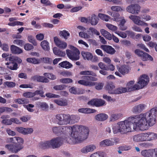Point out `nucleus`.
I'll use <instances>...</instances> for the list:
<instances>
[{
    "label": "nucleus",
    "instance_id": "obj_26",
    "mask_svg": "<svg viewBox=\"0 0 157 157\" xmlns=\"http://www.w3.org/2000/svg\"><path fill=\"white\" fill-rule=\"evenodd\" d=\"M54 101L58 105L61 106H65L67 105V101L64 99H55L54 100Z\"/></svg>",
    "mask_w": 157,
    "mask_h": 157
},
{
    "label": "nucleus",
    "instance_id": "obj_30",
    "mask_svg": "<svg viewBox=\"0 0 157 157\" xmlns=\"http://www.w3.org/2000/svg\"><path fill=\"white\" fill-rule=\"evenodd\" d=\"M152 149L144 150L141 151V154L144 157H151Z\"/></svg>",
    "mask_w": 157,
    "mask_h": 157
},
{
    "label": "nucleus",
    "instance_id": "obj_38",
    "mask_svg": "<svg viewBox=\"0 0 157 157\" xmlns=\"http://www.w3.org/2000/svg\"><path fill=\"white\" fill-rule=\"evenodd\" d=\"M37 104L40 106V108L43 110H46L48 109V105L46 102H38Z\"/></svg>",
    "mask_w": 157,
    "mask_h": 157
},
{
    "label": "nucleus",
    "instance_id": "obj_18",
    "mask_svg": "<svg viewBox=\"0 0 157 157\" xmlns=\"http://www.w3.org/2000/svg\"><path fill=\"white\" fill-rule=\"evenodd\" d=\"M96 149V146L94 145L90 144L82 148L81 151L84 153H86L89 152L93 151Z\"/></svg>",
    "mask_w": 157,
    "mask_h": 157
},
{
    "label": "nucleus",
    "instance_id": "obj_41",
    "mask_svg": "<svg viewBox=\"0 0 157 157\" xmlns=\"http://www.w3.org/2000/svg\"><path fill=\"white\" fill-rule=\"evenodd\" d=\"M15 101L19 104H27L29 102L28 99L24 98L17 99L15 100Z\"/></svg>",
    "mask_w": 157,
    "mask_h": 157
},
{
    "label": "nucleus",
    "instance_id": "obj_64",
    "mask_svg": "<svg viewBox=\"0 0 157 157\" xmlns=\"http://www.w3.org/2000/svg\"><path fill=\"white\" fill-rule=\"evenodd\" d=\"M79 36L85 39L89 38L90 37V36L89 35H88L87 33H85L83 32H80L79 33Z\"/></svg>",
    "mask_w": 157,
    "mask_h": 157
},
{
    "label": "nucleus",
    "instance_id": "obj_48",
    "mask_svg": "<svg viewBox=\"0 0 157 157\" xmlns=\"http://www.w3.org/2000/svg\"><path fill=\"white\" fill-rule=\"evenodd\" d=\"M44 75L48 78L52 80H54L56 78L55 75L50 73H45Z\"/></svg>",
    "mask_w": 157,
    "mask_h": 157
},
{
    "label": "nucleus",
    "instance_id": "obj_59",
    "mask_svg": "<svg viewBox=\"0 0 157 157\" xmlns=\"http://www.w3.org/2000/svg\"><path fill=\"white\" fill-rule=\"evenodd\" d=\"M2 122L6 125H11L13 123L12 118H11L10 119H3L2 120Z\"/></svg>",
    "mask_w": 157,
    "mask_h": 157
},
{
    "label": "nucleus",
    "instance_id": "obj_20",
    "mask_svg": "<svg viewBox=\"0 0 157 157\" xmlns=\"http://www.w3.org/2000/svg\"><path fill=\"white\" fill-rule=\"evenodd\" d=\"M135 81H131L128 82L127 84V88H126L127 89V91H132L137 90V84H136L133 85Z\"/></svg>",
    "mask_w": 157,
    "mask_h": 157
},
{
    "label": "nucleus",
    "instance_id": "obj_11",
    "mask_svg": "<svg viewBox=\"0 0 157 157\" xmlns=\"http://www.w3.org/2000/svg\"><path fill=\"white\" fill-rule=\"evenodd\" d=\"M118 71H116L115 72V74L117 76L120 77H121V75L119 73L120 72L121 74L124 75L126 74H127L129 71V67L127 65H123L120 67L117 68Z\"/></svg>",
    "mask_w": 157,
    "mask_h": 157
},
{
    "label": "nucleus",
    "instance_id": "obj_60",
    "mask_svg": "<svg viewBox=\"0 0 157 157\" xmlns=\"http://www.w3.org/2000/svg\"><path fill=\"white\" fill-rule=\"evenodd\" d=\"M137 47L138 48H140L144 49V51L147 52H149V50L146 47L144 44L142 43L138 44H137Z\"/></svg>",
    "mask_w": 157,
    "mask_h": 157
},
{
    "label": "nucleus",
    "instance_id": "obj_24",
    "mask_svg": "<svg viewBox=\"0 0 157 157\" xmlns=\"http://www.w3.org/2000/svg\"><path fill=\"white\" fill-rule=\"evenodd\" d=\"M108 116L105 113H101L95 116V119L99 121H104L108 118Z\"/></svg>",
    "mask_w": 157,
    "mask_h": 157
},
{
    "label": "nucleus",
    "instance_id": "obj_44",
    "mask_svg": "<svg viewBox=\"0 0 157 157\" xmlns=\"http://www.w3.org/2000/svg\"><path fill=\"white\" fill-rule=\"evenodd\" d=\"M28 40L29 42L32 43L34 46H36L37 45V44L36 41L32 36H28Z\"/></svg>",
    "mask_w": 157,
    "mask_h": 157
},
{
    "label": "nucleus",
    "instance_id": "obj_16",
    "mask_svg": "<svg viewBox=\"0 0 157 157\" xmlns=\"http://www.w3.org/2000/svg\"><path fill=\"white\" fill-rule=\"evenodd\" d=\"M100 48L107 53L113 55L114 54L116 51L111 46L107 45H101Z\"/></svg>",
    "mask_w": 157,
    "mask_h": 157
},
{
    "label": "nucleus",
    "instance_id": "obj_50",
    "mask_svg": "<svg viewBox=\"0 0 157 157\" xmlns=\"http://www.w3.org/2000/svg\"><path fill=\"white\" fill-rule=\"evenodd\" d=\"M46 96L49 98H59L60 96L59 95L52 94L51 93H46L45 95Z\"/></svg>",
    "mask_w": 157,
    "mask_h": 157
},
{
    "label": "nucleus",
    "instance_id": "obj_28",
    "mask_svg": "<svg viewBox=\"0 0 157 157\" xmlns=\"http://www.w3.org/2000/svg\"><path fill=\"white\" fill-rule=\"evenodd\" d=\"M6 64L7 65V67L11 70H17L18 68L17 64L16 63H14L13 62L10 63H6Z\"/></svg>",
    "mask_w": 157,
    "mask_h": 157
},
{
    "label": "nucleus",
    "instance_id": "obj_33",
    "mask_svg": "<svg viewBox=\"0 0 157 157\" xmlns=\"http://www.w3.org/2000/svg\"><path fill=\"white\" fill-rule=\"evenodd\" d=\"M102 35L105 37V38L109 40L112 39V37L111 34L108 31L104 29H102L100 31Z\"/></svg>",
    "mask_w": 157,
    "mask_h": 157
},
{
    "label": "nucleus",
    "instance_id": "obj_40",
    "mask_svg": "<svg viewBox=\"0 0 157 157\" xmlns=\"http://www.w3.org/2000/svg\"><path fill=\"white\" fill-rule=\"evenodd\" d=\"M27 62L34 64H37L40 63V61L35 58H28L26 59Z\"/></svg>",
    "mask_w": 157,
    "mask_h": 157
},
{
    "label": "nucleus",
    "instance_id": "obj_23",
    "mask_svg": "<svg viewBox=\"0 0 157 157\" xmlns=\"http://www.w3.org/2000/svg\"><path fill=\"white\" fill-rule=\"evenodd\" d=\"M129 18L133 22L137 25H140L142 21L140 20L141 17L135 15H131Z\"/></svg>",
    "mask_w": 157,
    "mask_h": 157
},
{
    "label": "nucleus",
    "instance_id": "obj_39",
    "mask_svg": "<svg viewBox=\"0 0 157 157\" xmlns=\"http://www.w3.org/2000/svg\"><path fill=\"white\" fill-rule=\"evenodd\" d=\"M98 16L101 19L106 21H108L110 19L109 16L103 13H99Z\"/></svg>",
    "mask_w": 157,
    "mask_h": 157
},
{
    "label": "nucleus",
    "instance_id": "obj_31",
    "mask_svg": "<svg viewBox=\"0 0 157 157\" xmlns=\"http://www.w3.org/2000/svg\"><path fill=\"white\" fill-rule=\"evenodd\" d=\"M40 46L44 50L48 51L50 49L49 43L46 40L42 41L40 43Z\"/></svg>",
    "mask_w": 157,
    "mask_h": 157
},
{
    "label": "nucleus",
    "instance_id": "obj_36",
    "mask_svg": "<svg viewBox=\"0 0 157 157\" xmlns=\"http://www.w3.org/2000/svg\"><path fill=\"white\" fill-rule=\"evenodd\" d=\"M82 55L85 59L90 60L92 57V54L88 52L82 51Z\"/></svg>",
    "mask_w": 157,
    "mask_h": 157
},
{
    "label": "nucleus",
    "instance_id": "obj_51",
    "mask_svg": "<svg viewBox=\"0 0 157 157\" xmlns=\"http://www.w3.org/2000/svg\"><path fill=\"white\" fill-rule=\"evenodd\" d=\"M98 65L100 69L102 70H108L109 68L107 66L102 62H100L99 63Z\"/></svg>",
    "mask_w": 157,
    "mask_h": 157
},
{
    "label": "nucleus",
    "instance_id": "obj_29",
    "mask_svg": "<svg viewBox=\"0 0 157 157\" xmlns=\"http://www.w3.org/2000/svg\"><path fill=\"white\" fill-rule=\"evenodd\" d=\"M78 111L82 113H90L95 112L96 110L94 109L89 108H82L78 109Z\"/></svg>",
    "mask_w": 157,
    "mask_h": 157
},
{
    "label": "nucleus",
    "instance_id": "obj_22",
    "mask_svg": "<svg viewBox=\"0 0 157 157\" xmlns=\"http://www.w3.org/2000/svg\"><path fill=\"white\" fill-rule=\"evenodd\" d=\"M99 146L101 147H105L113 145V143L111 141L110 139H106L103 140L99 143Z\"/></svg>",
    "mask_w": 157,
    "mask_h": 157
},
{
    "label": "nucleus",
    "instance_id": "obj_10",
    "mask_svg": "<svg viewBox=\"0 0 157 157\" xmlns=\"http://www.w3.org/2000/svg\"><path fill=\"white\" fill-rule=\"evenodd\" d=\"M126 10L132 14H137L140 12V6L137 4H132L128 6Z\"/></svg>",
    "mask_w": 157,
    "mask_h": 157
},
{
    "label": "nucleus",
    "instance_id": "obj_32",
    "mask_svg": "<svg viewBox=\"0 0 157 157\" xmlns=\"http://www.w3.org/2000/svg\"><path fill=\"white\" fill-rule=\"evenodd\" d=\"M98 17L94 14L92 15L91 18L90 19V23L93 25H96L98 23Z\"/></svg>",
    "mask_w": 157,
    "mask_h": 157
},
{
    "label": "nucleus",
    "instance_id": "obj_49",
    "mask_svg": "<svg viewBox=\"0 0 157 157\" xmlns=\"http://www.w3.org/2000/svg\"><path fill=\"white\" fill-rule=\"evenodd\" d=\"M60 82L63 83H69L72 82V79L70 78H63L59 80Z\"/></svg>",
    "mask_w": 157,
    "mask_h": 157
},
{
    "label": "nucleus",
    "instance_id": "obj_63",
    "mask_svg": "<svg viewBox=\"0 0 157 157\" xmlns=\"http://www.w3.org/2000/svg\"><path fill=\"white\" fill-rule=\"evenodd\" d=\"M13 43L14 44L21 46L23 45L24 43V42L23 40H14Z\"/></svg>",
    "mask_w": 157,
    "mask_h": 157
},
{
    "label": "nucleus",
    "instance_id": "obj_62",
    "mask_svg": "<svg viewBox=\"0 0 157 157\" xmlns=\"http://www.w3.org/2000/svg\"><path fill=\"white\" fill-rule=\"evenodd\" d=\"M115 33L122 38H125L127 37L126 34L123 32H120L117 31L115 32Z\"/></svg>",
    "mask_w": 157,
    "mask_h": 157
},
{
    "label": "nucleus",
    "instance_id": "obj_8",
    "mask_svg": "<svg viewBox=\"0 0 157 157\" xmlns=\"http://www.w3.org/2000/svg\"><path fill=\"white\" fill-rule=\"evenodd\" d=\"M57 124L60 125L68 124V114H59L56 116Z\"/></svg>",
    "mask_w": 157,
    "mask_h": 157
},
{
    "label": "nucleus",
    "instance_id": "obj_15",
    "mask_svg": "<svg viewBox=\"0 0 157 157\" xmlns=\"http://www.w3.org/2000/svg\"><path fill=\"white\" fill-rule=\"evenodd\" d=\"M145 141H151L157 138L156 133L152 132L144 133Z\"/></svg>",
    "mask_w": 157,
    "mask_h": 157
},
{
    "label": "nucleus",
    "instance_id": "obj_9",
    "mask_svg": "<svg viewBox=\"0 0 157 157\" xmlns=\"http://www.w3.org/2000/svg\"><path fill=\"white\" fill-rule=\"evenodd\" d=\"M64 139L58 137L52 139L50 140L51 147L53 148H57L60 147L63 144Z\"/></svg>",
    "mask_w": 157,
    "mask_h": 157
},
{
    "label": "nucleus",
    "instance_id": "obj_27",
    "mask_svg": "<svg viewBox=\"0 0 157 157\" xmlns=\"http://www.w3.org/2000/svg\"><path fill=\"white\" fill-rule=\"evenodd\" d=\"M50 140L41 142L39 147L43 149H45L51 147Z\"/></svg>",
    "mask_w": 157,
    "mask_h": 157
},
{
    "label": "nucleus",
    "instance_id": "obj_19",
    "mask_svg": "<svg viewBox=\"0 0 157 157\" xmlns=\"http://www.w3.org/2000/svg\"><path fill=\"white\" fill-rule=\"evenodd\" d=\"M144 133L136 135L133 136V140L135 142L145 141Z\"/></svg>",
    "mask_w": 157,
    "mask_h": 157
},
{
    "label": "nucleus",
    "instance_id": "obj_34",
    "mask_svg": "<svg viewBox=\"0 0 157 157\" xmlns=\"http://www.w3.org/2000/svg\"><path fill=\"white\" fill-rule=\"evenodd\" d=\"M141 57V59L144 61H146L147 60L152 61L153 60V58L151 56L145 52H144L143 55Z\"/></svg>",
    "mask_w": 157,
    "mask_h": 157
},
{
    "label": "nucleus",
    "instance_id": "obj_21",
    "mask_svg": "<svg viewBox=\"0 0 157 157\" xmlns=\"http://www.w3.org/2000/svg\"><path fill=\"white\" fill-rule=\"evenodd\" d=\"M122 116V114L121 113H112L111 114L109 117L110 121L114 122L118 120Z\"/></svg>",
    "mask_w": 157,
    "mask_h": 157
},
{
    "label": "nucleus",
    "instance_id": "obj_35",
    "mask_svg": "<svg viewBox=\"0 0 157 157\" xmlns=\"http://www.w3.org/2000/svg\"><path fill=\"white\" fill-rule=\"evenodd\" d=\"M59 65L62 67L66 68H69L72 66L71 64L67 61H63L59 63Z\"/></svg>",
    "mask_w": 157,
    "mask_h": 157
},
{
    "label": "nucleus",
    "instance_id": "obj_6",
    "mask_svg": "<svg viewBox=\"0 0 157 157\" xmlns=\"http://www.w3.org/2000/svg\"><path fill=\"white\" fill-rule=\"evenodd\" d=\"M5 147L11 152L17 153L22 150L24 146L23 145L16 143L13 144H7L6 145Z\"/></svg>",
    "mask_w": 157,
    "mask_h": 157
},
{
    "label": "nucleus",
    "instance_id": "obj_55",
    "mask_svg": "<svg viewBox=\"0 0 157 157\" xmlns=\"http://www.w3.org/2000/svg\"><path fill=\"white\" fill-rule=\"evenodd\" d=\"M60 34L63 36V38L65 39L67 38V36H70V34L66 30H63L61 31Z\"/></svg>",
    "mask_w": 157,
    "mask_h": 157
},
{
    "label": "nucleus",
    "instance_id": "obj_53",
    "mask_svg": "<svg viewBox=\"0 0 157 157\" xmlns=\"http://www.w3.org/2000/svg\"><path fill=\"white\" fill-rule=\"evenodd\" d=\"M119 15V14L118 13L113 12L112 16L114 17V18H113V20L116 21H120V18L118 17Z\"/></svg>",
    "mask_w": 157,
    "mask_h": 157
},
{
    "label": "nucleus",
    "instance_id": "obj_3",
    "mask_svg": "<svg viewBox=\"0 0 157 157\" xmlns=\"http://www.w3.org/2000/svg\"><path fill=\"white\" fill-rule=\"evenodd\" d=\"M83 79L79 80L78 83L85 86H92L95 85V88L97 90H100L102 89L104 84L102 82H99L95 84V83L91 81H96V78L94 77L89 76H84L82 77Z\"/></svg>",
    "mask_w": 157,
    "mask_h": 157
},
{
    "label": "nucleus",
    "instance_id": "obj_61",
    "mask_svg": "<svg viewBox=\"0 0 157 157\" xmlns=\"http://www.w3.org/2000/svg\"><path fill=\"white\" fill-rule=\"evenodd\" d=\"M33 46L31 44L27 43L24 45V49L27 51H30L33 48Z\"/></svg>",
    "mask_w": 157,
    "mask_h": 157
},
{
    "label": "nucleus",
    "instance_id": "obj_57",
    "mask_svg": "<svg viewBox=\"0 0 157 157\" xmlns=\"http://www.w3.org/2000/svg\"><path fill=\"white\" fill-rule=\"evenodd\" d=\"M33 129L31 128H24V135H26L31 134L33 133Z\"/></svg>",
    "mask_w": 157,
    "mask_h": 157
},
{
    "label": "nucleus",
    "instance_id": "obj_13",
    "mask_svg": "<svg viewBox=\"0 0 157 157\" xmlns=\"http://www.w3.org/2000/svg\"><path fill=\"white\" fill-rule=\"evenodd\" d=\"M146 107V105L144 104H140L134 106L132 111L135 113H140L145 109Z\"/></svg>",
    "mask_w": 157,
    "mask_h": 157
},
{
    "label": "nucleus",
    "instance_id": "obj_1",
    "mask_svg": "<svg viewBox=\"0 0 157 157\" xmlns=\"http://www.w3.org/2000/svg\"><path fill=\"white\" fill-rule=\"evenodd\" d=\"M157 111L156 108H154L146 112L130 117L127 120L119 122L113 126V132L114 134L120 133L124 134L136 129L147 130L156 123Z\"/></svg>",
    "mask_w": 157,
    "mask_h": 157
},
{
    "label": "nucleus",
    "instance_id": "obj_46",
    "mask_svg": "<svg viewBox=\"0 0 157 157\" xmlns=\"http://www.w3.org/2000/svg\"><path fill=\"white\" fill-rule=\"evenodd\" d=\"M106 26L110 30H112L113 31H114V32L117 31V27L115 26L114 25H113L111 24H106Z\"/></svg>",
    "mask_w": 157,
    "mask_h": 157
},
{
    "label": "nucleus",
    "instance_id": "obj_54",
    "mask_svg": "<svg viewBox=\"0 0 157 157\" xmlns=\"http://www.w3.org/2000/svg\"><path fill=\"white\" fill-rule=\"evenodd\" d=\"M78 90L79 89H77L74 87H72L69 89V91L71 93L76 94L80 93L78 91Z\"/></svg>",
    "mask_w": 157,
    "mask_h": 157
},
{
    "label": "nucleus",
    "instance_id": "obj_45",
    "mask_svg": "<svg viewBox=\"0 0 157 157\" xmlns=\"http://www.w3.org/2000/svg\"><path fill=\"white\" fill-rule=\"evenodd\" d=\"M66 87V85L63 84L56 85L54 86L53 89L56 90H62L65 89Z\"/></svg>",
    "mask_w": 157,
    "mask_h": 157
},
{
    "label": "nucleus",
    "instance_id": "obj_47",
    "mask_svg": "<svg viewBox=\"0 0 157 157\" xmlns=\"http://www.w3.org/2000/svg\"><path fill=\"white\" fill-rule=\"evenodd\" d=\"M9 25L11 26H14L16 25H23V23L19 21H15L12 22H10L8 24Z\"/></svg>",
    "mask_w": 157,
    "mask_h": 157
},
{
    "label": "nucleus",
    "instance_id": "obj_4",
    "mask_svg": "<svg viewBox=\"0 0 157 157\" xmlns=\"http://www.w3.org/2000/svg\"><path fill=\"white\" fill-rule=\"evenodd\" d=\"M113 83L110 82L107 83L105 88L108 93L111 94H118L125 93L127 91V89L125 87H121L116 89Z\"/></svg>",
    "mask_w": 157,
    "mask_h": 157
},
{
    "label": "nucleus",
    "instance_id": "obj_17",
    "mask_svg": "<svg viewBox=\"0 0 157 157\" xmlns=\"http://www.w3.org/2000/svg\"><path fill=\"white\" fill-rule=\"evenodd\" d=\"M54 41L58 47L61 48H65L67 46V43L60 40L57 37H55L54 38Z\"/></svg>",
    "mask_w": 157,
    "mask_h": 157
},
{
    "label": "nucleus",
    "instance_id": "obj_52",
    "mask_svg": "<svg viewBox=\"0 0 157 157\" xmlns=\"http://www.w3.org/2000/svg\"><path fill=\"white\" fill-rule=\"evenodd\" d=\"M90 157H104L102 153L98 152L92 154Z\"/></svg>",
    "mask_w": 157,
    "mask_h": 157
},
{
    "label": "nucleus",
    "instance_id": "obj_12",
    "mask_svg": "<svg viewBox=\"0 0 157 157\" xmlns=\"http://www.w3.org/2000/svg\"><path fill=\"white\" fill-rule=\"evenodd\" d=\"M30 80L33 81H37L42 82H48L49 80L44 76L38 75H33L30 78Z\"/></svg>",
    "mask_w": 157,
    "mask_h": 157
},
{
    "label": "nucleus",
    "instance_id": "obj_7",
    "mask_svg": "<svg viewBox=\"0 0 157 157\" xmlns=\"http://www.w3.org/2000/svg\"><path fill=\"white\" fill-rule=\"evenodd\" d=\"M148 76L145 75H142L139 79L137 84V90L142 89L146 86L149 82Z\"/></svg>",
    "mask_w": 157,
    "mask_h": 157
},
{
    "label": "nucleus",
    "instance_id": "obj_42",
    "mask_svg": "<svg viewBox=\"0 0 157 157\" xmlns=\"http://www.w3.org/2000/svg\"><path fill=\"white\" fill-rule=\"evenodd\" d=\"M105 105V101L101 99H96V106L97 107L103 106Z\"/></svg>",
    "mask_w": 157,
    "mask_h": 157
},
{
    "label": "nucleus",
    "instance_id": "obj_37",
    "mask_svg": "<svg viewBox=\"0 0 157 157\" xmlns=\"http://www.w3.org/2000/svg\"><path fill=\"white\" fill-rule=\"evenodd\" d=\"M79 74L81 75H93L95 76L96 75L92 71H81Z\"/></svg>",
    "mask_w": 157,
    "mask_h": 157
},
{
    "label": "nucleus",
    "instance_id": "obj_2",
    "mask_svg": "<svg viewBox=\"0 0 157 157\" xmlns=\"http://www.w3.org/2000/svg\"><path fill=\"white\" fill-rule=\"evenodd\" d=\"M60 134H66L70 131H72L70 138H67L66 141L71 144H75L86 139L89 132L88 128L86 127L80 126L75 127L74 131L71 126H61L59 127Z\"/></svg>",
    "mask_w": 157,
    "mask_h": 157
},
{
    "label": "nucleus",
    "instance_id": "obj_58",
    "mask_svg": "<svg viewBox=\"0 0 157 157\" xmlns=\"http://www.w3.org/2000/svg\"><path fill=\"white\" fill-rule=\"evenodd\" d=\"M41 59L45 63L50 64L52 62V59L49 58H41Z\"/></svg>",
    "mask_w": 157,
    "mask_h": 157
},
{
    "label": "nucleus",
    "instance_id": "obj_5",
    "mask_svg": "<svg viewBox=\"0 0 157 157\" xmlns=\"http://www.w3.org/2000/svg\"><path fill=\"white\" fill-rule=\"evenodd\" d=\"M69 48L70 50H67L66 52L69 59L74 60H77L79 59L80 52L78 49L71 45H69Z\"/></svg>",
    "mask_w": 157,
    "mask_h": 157
},
{
    "label": "nucleus",
    "instance_id": "obj_56",
    "mask_svg": "<svg viewBox=\"0 0 157 157\" xmlns=\"http://www.w3.org/2000/svg\"><path fill=\"white\" fill-rule=\"evenodd\" d=\"M111 10L113 11L117 12L121 11L122 10L121 7L118 6H113L111 7Z\"/></svg>",
    "mask_w": 157,
    "mask_h": 157
},
{
    "label": "nucleus",
    "instance_id": "obj_43",
    "mask_svg": "<svg viewBox=\"0 0 157 157\" xmlns=\"http://www.w3.org/2000/svg\"><path fill=\"white\" fill-rule=\"evenodd\" d=\"M4 84L5 86H6L9 88H13L16 85L15 82L9 81H6L5 82Z\"/></svg>",
    "mask_w": 157,
    "mask_h": 157
},
{
    "label": "nucleus",
    "instance_id": "obj_25",
    "mask_svg": "<svg viewBox=\"0 0 157 157\" xmlns=\"http://www.w3.org/2000/svg\"><path fill=\"white\" fill-rule=\"evenodd\" d=\"M10 50L11 52L14 54H18L22 52V50L21 49L13 45L11 46Z\"/></svg>",
    "mask_w": 157,
    "mask_h": 157
},
{
    "label": "nucleus",
    "instance_id": "obj_14",
    "mask_svg": "<svg viewBox=\"0 0 157 157\" xmlns=\"http://www.w3.org/2000/svg\"><path fill=\"white\" fill-rule=\"evenodd\" d=\"M80 117L77 115L68 114V124H72L78 122Z\"/></svg>",
    "mask_w": 157,
    "mask_h": 157
}]
</instances>
